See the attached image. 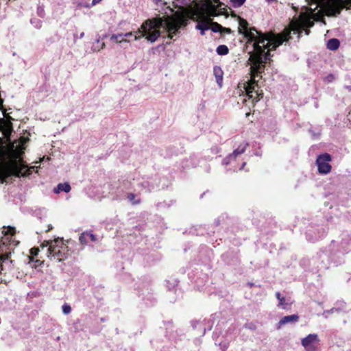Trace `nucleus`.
Masks as SVG:
<instances>
[{"mask_svg": "<svg viewBox=\"0 0 351 351\" xmlns=\"http://www.w3.org/2000/svg\"><path fill=\"white\" fill-rule=\"evenodd\" d=\"M161 25V19L159 16H155V40L160 36V33L158 28Z\"/></svg>", "mask_w": 351, "mask_h": 351, "instance_id": "4be33fe9", "label": "nucleus"}, {"mask_svg": "<svg viewBox=\"0 0 351 351\" xmlns=\"http://www.w3.org/2000/svg\"><path fill=\"white\" fill-rule=\"evenodd\" d=\"M307 9L309 10L311 12H313L312 9H311V8H307Z\"/></svg>", "mask_w": 351, "mask_h": 351, "instance_id": "49530a36", "label": "nucleus"}, {"mask_svg": "<svg viewBox=\"0 0 351 351\" xmlns=\"http://www.w3.org/2000/svg\"><path fill=\"white\" fill-rule=\"evenodd\" d=\"M319 341V339L317 334H309L302 339L301 343L306 351H315V344H317Z\"/></svg>", "mask_w": 351, "mask_h": 351, "instance_id": "1a4fd4ad", "label": "nucleus"}, {"mask_svg": "<svg viewBox=\"0 0 351 351\" xmlns=\"http://www.w3.org/2000/svg\"><path fill=\"white\" fill-rule=\"evenodd\" d=\"M210 28L213 32H220L221 25L217 22H214L212 20L210 22Z\"/></svg>", "mask_w": 351, "mask_h": 351, "instance_id": "5701e85b", "label": "nucleus"}, {"mask_svg": "<svg viewBox=\"0 0 351 351\" xmlns=\"http://www.w3.org/2000/svg\"><path fill=\"white\" fill-rule=\"evenodd\" d=\"M340 43L337 38L330 39L327 44L328 49L330 50H336L339 47Z\"/></svg>", "mask_w": 351, "mask_h": 351, "instance_id": "f3484780", "label": "nucleus"}, {"mask_svg": "<svg viewBox=\"0 0 351 351\" xmlns=\"http://www.w3.org/2000/svg\"><path fill=\"white\" fill-rule=\"evenodd\" d=\"M298 20L301 24L302 29L310 28L314 25L311 16L306 12L300 13Z\"/></svg>", "mask_w": 351, "mask_h": 351, "instance_id": "9d476101", "label": "nucleus"}, {"mask_svg": "<svg viewBox=\"0 0 351 351\" xmlns=\"http://www.w3.org/2000/svg\"><path fill=\"white\" fill-rule=\"evenodd\" d=\"M35 250L36 249H34V248L31 249V252H32V254H33V251Z\"/></svg>", "mask_w": 351, "mask_h": 351, "instance_id": "a18cd8bd", "label": "nucleus"}, {"mask_svg": "<svg viewBox=\"0 0 351 351\" xmlns=\"http://www.w3.org/2000/svg\"><path fill=\"white\" fill-rule=\"evenodd\" d=\"M244 152H245V147H243V148L239 147L233 152L232 156H234V157H237L238 155L243 154Z\"/></svg>", "mask_w": 351, "mask_h": 351, "instance_id": "c756f323", "label": "nucleus"}, {"mask_svg": "<svg viewBox=\"0 0 351 351\" xmlns=\"http://www.w3.org/2000/svg\"><path fill=\"white\" fill-rule=\"evenodd\" d=\"M215 3H217V5H216L217 8H220L221 5V3L219 1V0H213Z\"/></svg>", "mask_w": 351, "mask_h": 351, "instance_id": "f704fd0d", "label": "nucleus"}, {"mask_svg": "<svg viewBox=\"0 0 351 351\" xmlns=\"http://www.w3.org/2000/svg\"><path fill=\"white\" fill-rule=\"evenodd\" d=\"M141 34L140 36L135 35L134 39L138 40L141 36H145L146 39L151 42H154V19H147L141 26V27L136 32Z\"/></svg>", "mask_w": 351, "mask_h": 351, "instance_id": "0eeeda50", "label": "nucleus"}, {"mask_svg": "<svg viewBox=\"0 0 351 351\" xmlns=\"http://www.w3.org/2000/svg\"><path fill=\"white\" fill-rule=\"evenodd\" d=\"M211 21V18H206L202 21H200L197 25H196V28L199 29L201 35L204 36L205 34V30H207L210 28V22Z\"/></svg>", "mask_w": 351, "mask_h": 351, "instance_id": "9b49d317", "label": "nucleus"}, {"mask_svg": "<svg viewBox=\"0 0 351 351\" xmlns=\"http://www.w3.org/2000/svg\"><path fill=\"white\" fill-rule=\"evenodd\" d=\"M187 24V19L182 14H178L176 16V18L167 21L166 22L167 30L168 32V36L170 38H173V35H176L180 28L182 26H184Z\"/></svg>", "mask_w": 351, "mask_h": 351, "instance_id": "423d86ee", "label": "nucleus"}, {"mask_svg": "<svg viewBox=\"0 0 351 351\" xmlns=\"http://www.w3.org/2000/svg\"><path fill=\"white\" fill-rule=\"evenodd\" d=\"M11 230H12V232H11V234H14V228H12Z\"/></svg>", "mask_w": 351, "mask_h": 351, "instance_id": "79ce46f5", "label": "nucleus"}, {"mask_svg": "<svg viewBox=\"0 0 351 351\" xmlns=\"http://www.w3.org/2000/svg\"><path fill=\"white\" fill-rule=\"evenodd\" d=\"M230 2L234 8H239L244 4L245 0H230Z\"/></svg>", "mask_w": 351, "mask_h": 351, "instance_id": "bb28decb", "label": "nucleus"}, {"mask_svg": "<svg viewBox=\"0 0 351 351\" xmlns=\"http://www.w3.org/2000/svg\"><path fill=\"white\" fill-rule=\"evenodd\" d=\"M84 33L82 32V33L80 34V38H82L84 37Z\"/></svg>", "mask_w": 351, "mask_h": 351, "instance_id": "58836bf2", "label": "nucleus"}, {"mask_svg": "<svg viewBox=\"0 0 351 351\" xmlns=\"http://www.w3.org/2000/svg\"><path fill=\"white\" fill-rule=\"evenodd\" d=\"M206 7L208 10V14L210 17H215L219 15V13L217 12L218 8L216 5H213L210 0H208L206 3Z\"/></svg>", "mask_w": 351, "mask_h": 351, "instance_id": "4468645a", "label": "nucleus"}, {"mask_svg": "<svg viewBox=\"0 0 351 351\" xmlns=\"http://www.w3.org/2000/svg\"><path fill=\"white\" fill-rule=\"evenodd\" d=\"M127 199L133 205H136L140 203L141 200L137 197L136 194L129 193L127 194Z\"/></svg>", "mask_w": 351, "mask_h": 351, "instance_id": "6ab92c4d", "label": "nucleus"}, {"mask_svg": "<svg viewBox=\"0 0 351 351\" xmlns=\"http://www.w3.org/2000/svg\"><path fill=\"white\" fill-rule=\"evenodd\" d=\"M331 160L332 157L328 153L322 154L318 156L316 160V163L319 173L327 174L331 171L332 167L328 163L330 161H331Z\"/></svg>", "mask_w": 351, "mask_h": 351, "instance_id": "6e6552de", "label": "nucleus"}, {"mask_svg": "<svg viewBox=\"0 0 351 351\" xmlns=\"http://www.w3.org/2000/svg\"><path fill=\"white\" fill-rule=\"evenodd\" d=\"M299 319V316L298 315H291L283 317L280 322H278L279 327L282 325H285L289 322H296Z\"/></svg>", "mask_w": 351, "mask_h": 351, "instance_id": "ddd939ff", "label": "nucleus"}, {"mask_svg": "<svg viewBox=\"0 0 351 351\" xmlns=\"http://www.w3.org/2000/svg\"><path fill=\"white\" fill-rule=\"evenodd\" d=\"M214 75L216 77V82L217 84H219L221 86V84L223 80V71L222 70L218 67L215 66L213 69Z\"/></svg>", "mask_w": 351, "mask_h": 351, "instance_id": "dca6fc26", "label": "nucleus"}, {"mask_svg": "<svg viewBox=\"0 0 351 351\" xmlns=\"http://www.w3.org/2000/svg\"><path fill=\"white\" fill-rule=\"evenodd\" d=\"M38 251V249H36V250H35V251H34V255L37 254Z\"/></svg>", "mask_w": 351, "mask_h": 351, "instance_id": "ea45409f", "label": "nucleus"}, {"mask_svg": "<svg viewBox=\"0 0 351 351\" xmlns=\"http://www.w3.org/2000/svg\"><path fill=\"white\" fill-rule=\"evenodd\" d=\"M5 119L0 118V131L2 132L4 138L8 141V154L10 157V161H5L0 165V176L3 178L10 176L19 178L21 176H28L32 173V169L34 167H28L24 164L22 156L26 148V143L29 141V138L21 136L19 140L12 141L10 136L13 132L12 118L3 112Z\"/></svg>", "mask_w": 351, "mask_h": 351, "instance_id": "f03ea898", "label": "nucleus"}, {"mask_svg": "<svg viewBox=\"0 0 351 351\" xmlns=\"http://www.w3.org/2000/svg\"><path fill=\"white\" fill-rule=\"evenodd\" d=\"M335 80V76L333 74H329L325 77L324 81L330 83L332 82Z\"/></svg>", "mask_w": 351, "mask_h": 351, "instance_id": "7c9ffc66", "label": "nucleus"}, {"mask_svg": "<svg viewBox=\"0 0 351 351\" xmlns=\"http://www.w3.org/2000/svg\"><path fill=\"white\" fill-rule=\"evenodd\" d=\"M239 33L243 34L247 39V43H252L253 51L250 52L248 61L250 63V80L244 84L246 95L252 102L258 101L263 97V92L258 84L259 79L262 78L267 60H265V50H268L267 43L269 40L268 32L263 33L255 27H249L247 20L239 17Z\"/></svg>", "mask_w": 351, "mask_h": 351, "instance_id": "f257e3e1", "label": "nucleus"}, {"mask_svg": "<svg viewBox=\"0 0 351 351\" xmlns=\"http://www.w3.org/2000/svg\"><path fill=\"white\" fill-rule=\"evenodd\" d=\"M245 164H246L245 162H243V165H242V167H241V169H243V167H244V166L245 165Z\"/></svg>", "mask_w": 351, "mask_h": 351, "instance_id": "a19ab883", "label": "nucleus"}, {"mask_svg": "<svg viewBox=\"0 0 351 351\" xmlns=\"http://www.w3.org/2000/svg\"><path fill=\"white\" fill-rule=\"evenodd\" d=\"M88 240L90 239L92 241H96L95 235H94L92 233H88Z\"/></svg>", "mask_w": 351, "mask_h": 351, "instance_id": "473e14b6", "label": "nucleus"}, {"mask_svg": "<svg viewBox=\"0 0 351 351\" xmlns=\"http://www.w3.org/2000/svg\"><path fill=\"white\" fill-rule=\"evenodd\" d=\"M110 40L116 43L128 42V40L123 38V34H112L110 37Z\"/></svg>", "mask_w": 351, "mask_h": 351, "instance_id": "aec40b11", "label": "nucleus"}, {"mask_svg": "<svg viewBox=\"0 0 351 351\" xmlns=\"http://www.w3.org/2000/svg\"><path fill=\"white\" fill-rule=\"evenodd\" d=\"M220 33H226V34H231L232 33V30L230 28H228V27H224L223 26H221V31H220Z\"/></svg>", "mask_w": 351, "mask_h": 351, "instance_id": "2f4dec72", "label": "nucleus"}, {"mask_svg": "<svg viewBox=\"0 0 351 351\" xmlns=\"http://www.w3.org/2000/svg\"><path fill=\"white\" fill-rule=\"evenodd\" d=\"M216 52L218 55L225 56L229 53V49L226 45H221L217 47Z\"/></svg>", "mask_w": 351, "mask_h": 351, "instance_id": "a211bd4d", "label": "nucleus"}, {"mask_svg": "<svg viewBox=\"0 0 351 351\" xmlns=\"http://www.w3.org/2000/svg\"><path fill=\"white\" fill-rule=\"evenodd\" d=\"M102 0H93L92 5H95L96 4L100 3Z\"/></svg>", "mask_w": 351, "mask_h": 351, "instance_id": "c9c22d12", "label": "nucleus"}, {"mask_svg": "<svg viewBox=\"0 0 351 351\" xmlns=\"http://www.w3.org/2000/svg\"><path fill=\"white\" fill-rule=\"evenodd\" d=\"M293 9L294 10H295V11H297V10H298V8H295V7H294V6H293Z\"/></svg>", "mask_w": 351, "mask_h": 351, "instance_id": "c03bdc74", "label": "nucleus"}, {"mask_svg": "<svg viewBox=\"0 0 351 351\" xmlns=\"http://www.w3.org/2000/svg\"><path fill=\"white\" fill-rule=\"evenodd\" d=\"M302 31V29L301 24L298 20L291 21L289 26L288 27H285L284 30L279 34H276L272 31L268 32V50L265 53V60H270L271 51L276 50V49L281 45L284 42L289 41L291 38V32H293L294 34H298L300 35Z\"/></svg>", "mask_w": 351, "mask_h": 351, "instance_id": "7ed1b4c3", "label": "nucleus"}, {"mask_svg": "<svg viewBox=\"0 0 351 351\" xmlns=\"http://www.w3.org/2000/svg\"><path fill=\"white\" fill-rule=\"evenodd\" d=\"M62 312L65 314V315H68L71 312V307L69 304H64L62 307Z\"/></svg>", "mask_w": 351, "mask_h": 351, "instance_id": "c85d7f7f", "label": "nucleus"}, {"mask_svg": "<svg viewBox=\"0 0 351 351\" xmlns=\"http://www.w3.org/2000/svg\"><path fill=\"white\" fill-rule=\"evenodd\" d=\"M303 30L305 31V33H306V35L309 34L310 30L308 29V28H304Z\"/></svg>", "mask_w": 351, "mask_h": 351, "instance_id": "e433bc0d", "label": "nucleus"}, {"mask_svg": "<svg viewBox=\"0 0 351 351\" xmlns=\"http://www.w3.org/2000/svg\"><path fill=\"white\" fill-rule=\"evenodd\" d=\"M10 254L0 255V272L3 270V264H6V261L9 260Z\"/></svg>", "mask_w": 351, "mask_h": 351, "instance_id": "b1692460", "label": "nucleus"}, {"mask_svg": "<svg viewBox=\"0 0 351 351\" xmlns=\"http://www.w3.org/2000/svg\"><path fill=\"white\" fill-rule=\"evenodd\" d=\"M155 5L157 7H160L162 11H165L166 9H170L169 6H167V3L162 0H155Z\"/></svg>", "mask_w": 351, "mask_h": 351, "instance_id": "393cba45", "label": "nucleus"}, {"mask_svg": "<svg viewBox=\"0 0 351 351\" xmlns=\"http://www.w3.org/2000/svg\"><path fill=\"white\" fill-rule=\"evenodd\" d=\"M133 35V33L131 32H128V33H125V34H123V38L125 37V38H128V37H130Z\"/></svg>", "mask_w": 351, "mask_h": 351, "instance_id": "72a5a7b5", "label": "nucleus"}, {"mask_svg": "<svg viewBox=\"0 0 351 351\" xmlns=\"http://www.w3.org/2000/svg\"><path fill=\"white\" fill-rule=\"evenodd\" d=\"M8 141L6 138L3 139L0 138V152L3 156L7 158L6 161H10V157L8 154Z\"/></svg>", "mask_w": 351, "mask_h": 351, "instance_id": "f8f14e48", "label": "nucleus"}, {"mask_svg": "<svg viewBox=\"0 0 351 351\" xmlns=\"http://www.w3.org/2000/svg\"><path fill=\"white\" fill-rule=\"evenodd\" d=\"M52 228H53L52 226H51V225H49V228H48V229L46 230V232H48V231L51 230Z\"/></svg>", "mask_w": 351, "mask_h": 351, "instance_id": "4c0bfd02", "label": "nucleus"}, {"mask_svg": "<svg viewBox=\"0 0 351 351\" xmlns=\"http://www.w3.org/2000/svg\"><path fill=\"white\" fill-rule=\"evenodd\" d=\"M343 8H351V0H326L322 10L327 16H337Z\"/></svg>", "mask_w": 351, "mask_h": 351, "instance_id": "39448f33", "label": "nucleus"}, {"mask_svg": "<svg viewBox=\"0 0 351 351\" xmlns=\"http://www.w3.org/2000/svg\"><path fill=\"white\" fill-rule=\"evenodd\" d=\"M71 188L69 183H60L57 187L54 189L53 191L55 193H59L60 191H64L69 193Z\"/></svg>", "mask_w": 351, "mask_h": 351, "instance_id": "2eb2a0df", "label": "nucleus"}, {"mask_svg": "<svg viewBox=\"0 0 351 351\" xmlns=\"http://www.w3.org/2000/svg\"><path fill=\"white\" fill-rule=\"evenodd\" d=\"M276 297L279 300L278 306H282V308H286L287 304L286 303V300L284 296H282L280 292L276 293Z\"/></svg>", "mask_w": 351, "mask_h": 351, "instance_id": "412c9836", "label": "nucleus"}, {"mask_svg": "<svg viewBox=\"0 0 351 351\" xmlns=\"http://www.w3.org/2000/svg\"><path fill=\"white\" fill-rule=\"evenodd\" d=\"M99 43H100L99 39H97V45L96 46L94 45L93 47V49L94 51H99V50H101V49H104L105 47V43H101L100 45H99Z\"/></svg>", "mask_w": 351, "mask_h": 351, "instance_id": "cd10ccee", "label": "nucleus"}, {"mask_svg": "<svg viewBox=\"0 0 351 351\" xmlns=\"http://www.w3.org/2000/svg\"><path fill=\"white\" fill-rule=\"evenodd\" d=\"M88 232H83L79 238V240L81 243L82 244H86L88 242Z\"/></svg>", "mask_w": 351, "mask_h": 351, "instance_id": "a878e982", "label": "nucleus"}, {"mask_svg": "<svg viewBox=\"0 0 351 351\" xmlns=\"http://www.w3.org/2000/svg\"><path fill=\"white\" fill-rule=\"evenodd\" d=\"M47 256L59 262L62 261L69 256L68 246L64 243L62 238L54 240L45 241L40 245L41 247H47Z\"/></svg>", "mask_w": 351, "mask_h": 351, "instance_id": "20e7f679", "label": "nucleus"}, {"mask_svg": "<svg viewBox=\"0 0 351 351\" xmlns=\"http://www.w3.org/2000/svg\"><path fill=\"white\" fill-rule=\"evenodd\" d=\"M250 112H247V113L245 114V116L247 117H249V116H250Z\"/></svg>", "mask_w": 351, "mask_h": 351, "instance_id": "37998d69", "label": "nucleus"}]
</instances>
